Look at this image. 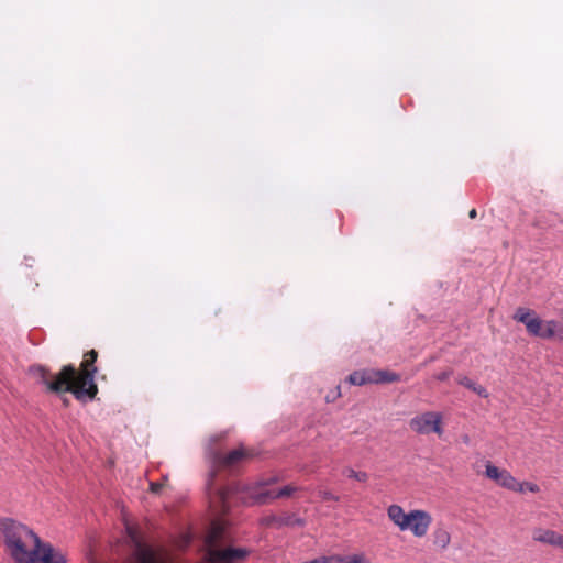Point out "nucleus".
<instances>
[{
  "mask_svg": "<svg viewBox=\"0 0 563 563\" xmlns=\"http://www.w3.org/2000/svg\"><path fill=\"white\" fill-rule=\"evenodd\" d=\"M97 357L98 353L95 350L86 353L81 363L82 374H79L73 364L63 366L57 374H51L43 365H33L30 367V373L38 378L49 391L57 395L71 393L78 401L85 404L91 401L98 393L95 382Z\"/></svg>",
  "mask_w": 563,
  "mask_h": 563,
  "instance_id": "1",
  "label": "nucleus"
},
{
  "mask_svg": "<svg viewBox=\"0 0 563 563\" xmlns=\"http://www.w3.org/2000/svg\"><path fill=\"white\" fill-rule=\"evenodd\" d=\"M208 456L211 462V470L209 473V478L206 484V490L208 494V498L211 507L216 512L225 514L230 509V498L233 494L240 490V486L238 484L230 486H219L216 484V478L218 471L221 468H232L241 461L246 459L249 454L241 446L239 449L232 450L227 454H223L219 450H214L212 448L208 449Z\"/></svg>",
  "mask_w": 563,
  "mask_h": 563,
  "instance_id": "2",
  "label": "nucleus"
},
{
  "mask_svg": "<svg viewBox=\"0 0 563 563\" xmlns=\"http://www.w3.org/2000/svg\"><path fill=\"white\" fill-rule=\"evenodd\" d=\"M27 539H18L5 545V551L14 563H66L65 555L55 551L53 545L43 542L40 537L33 538L34 547L32 550L26 549L25 541Z\"/></svg>",
  "mask_w": 563,
  "mask_h": 563,
  "instance_id": "3",
  "label": "nucleus"
},
{
  "mask_svg": "<svg viewBox=\"0 0 563 563\" xmlns=\"http://www.w3.org/2000/svg\"><path fill=\"white\" fill-rule=\"evenodd\" d=\"M0 534L2 537V542L4 547L18 539H33L35 537H38L27 526L12 518L0 519Z\"/></svg>",
  "mask_w": 563,
  "mask_h": 563,
  "instance_id": "4",
  "label": "nucleus"
},
{
  "mask_svg": "<svg viewBox=\"0 0 563 563\" xmlns=\"http://www.w3.org/2000/svg\"><path fill=\"white\" fill-rule=\"evenodd\" d=\"M442 413L437 411H426L413 417L410 422V429L419 434H429L434 432L439 435L443 433L441 427Z\"/></svg>",
  "mask_w": 563,
  "mask_h": 563,
  "instance_id": "5",
  "label": "nucleus"
},
{
  "mask_svg": "<svg viewBox=\"0 0 563 563\" xmlns=\"http://www.w3.org/2000/svg\"><path fill=\"white\" fill-rule=\"evenodd\" d=\"M514 319L525 324L529 335L543 340L544 333H540V327L543 325V321L534 310L519 307L515 311Z\"/></svg>",
  "mask_w": 563,
  "mask_h": 563,
  "instance_id": "6",
  "label": "nucleus"
},
{
  "mask_svg": "<svg viewBox=\"0 0 563 563\" xmlns=\"http://www.w3.org/2000/svg\"><path fill=\"white\" fill-rule=\"evenodd\" d=\"M247 550L243 548L229 547L225 549H211L208 552L209 563H235L247 556Z\"/></svg>",
  "mask_w": 563,
  "mask_h": 563,
  "instance_id": "7",
  "label": "nucleus"
},
{
  "mask_svg": "<svg viewBox=\"0 0 563 563\" xmlns=\"http://www.w3.org/2000/svg\"><path fill=\"white\" fill-rule=\"evenodd\" d=\"M126 533L135 548L137 562L155 563L153 550L143 542L137 529L133 526H126Z\"/></svg>",
  "mask_w": 563,
  "mask_h": 563,
  "instance_id": "8",
  "label": "nucleus"
},
{
  "mask_svg": "<svg viewBox=\"0 0 563 563\" xmlns=\"http://www.w3.org/2000/svg\"><path fill=\"white\" fill-rule=\"evenodd\" d=\"M299 487L294 485H286L279 489H266L263 492L251 493V498L255 504L264 505L268 500L290 497L294 493L298 492Z\"/></svg>",
  "mask_w": 563,
  "mask_h": 563,
  "instance_id": "9",
  "label": "nucleus"
},
{
  "mask_svg": "<svg viewBox=\"0 0 563 563\" xmlns=\"http://www.w3.org/2000/svg\"><path fill=\"white\" fill-rule=\"evenodd\" d=\"M485 474L488 478L494 479L500 486L516 490L518 486L517 479L506 470H499L497 466L492 463L486 464Z\"/></svg>",
  "mask_w": 563,
  "mask_h": 563,
  "instance_id": "10",
  "label": "nucleus"
},
{
  "mask_svg": "<svg viewBox=\"0 0 563 563\" xmlns=\"http://www.w3.org/2000/svg\"><path fill=\"white\" fill-rule=\"evenodd\" d=\"M431 523V516L423 510H412L409 512L408 530H411L416 537H423Z\"/></svg>",
  "mask_w": 563,
  "mask_h": 563,
  "instance_id": "11",
  "label": "nucleus"
},
{
  "mask_svg": "<svg viewBox=\"0 0 563 563\" xmlns=\"http://www.w3.org/2000/svg\"><path fill=\"white\" fill-rule=\"evenodd\" d=\"M532 539L541 543L560 548L563 540V534H560L554 530L539 528L533 530Z\"/></svg>",
  "mask_w": 563,
  "mask_h": 563,
  "instance_id": "12",
  "label": "nucleus"
},
{
  "mask_svg": "<svg viewBox=\"0 0 563 563\" xmlns=\"http://www.w3.org/2000/svg\"><path fill=\"white\" fill-rule=\"evenodd\" d=\"M269 521L276 527H303L305 519L298 517L296 514H284L282 516H273Z\"/></svg>",
  "mask_w": 563,
  "mask_h": 563,
  "instance_id": "13",
  "label": "nucleus"
},
{
  "mask_svg": "<svg viewBox=\"0 0 563 563\" xmlns=\"http://www.w3.org/2000/svg\"><path fill=\"white\" fill-rule=\"evenodd\" d=\"M388 517L401 530H408L409 512L406 514L400 506H398V505L389 506V508H388Z\"/></svg>",
  "mask_w": 563,
  "mask_h": 563,
  "instance_id": "14",
  "label": "nucleus"
},
{
  "mask_svg": "<svg viewBox=\"0 0 563 563\" xmlns=\"http://www.w3.org/2000/svg\"><path fill=\"white\" fill-rule=\"evenodd\" d=\"M373 384H387L400 380V375L388 369H372Z\"/></svg>",
  "mask_w": 563,
  "mask_h": 563,
  "instance_id": "15",
  "label": "nucleus"
},
{
  "mask_svg": "<svg viewBox=\"0 0 563 563\" xmlns=\"http://www.w3.org/2000/svg\"><path fill=\"white\" fill-rule=\"evenodd\" d=\"M552 339L563 341V323L556 320H547L543 340Z\"/></svg>",
  "mask_w": 563,
  "mask_h": 563,
  "instance_id": "16",
  "label": "nucleus"
},
{
  "mask_svg": "<svg viewBox=\"0 0 563 563\" xmlns=\"http://www.w3.org/2000/svg\"><path fill=\"white\" fill-rule=\"evenodd\" d=\"M371 373H372V369L355 371L347 376L346 380L351 385H355V386L373 384Z\"/></svg>",
  "mask_w": 563,
  "mask_h": 563,
  "instance_id": "17",
  "label": "nucleus"
},
{
  "mask_svg": "<svg viewBox=\"0 0 563 563\" xmlns=\"http://www.w3.org/2000/svg\"><path fill=\"white\" fill-rule=\"evenodd\" d=\"M279 482V477L277 475H271L268 477L260 479L254 485H247L243 487V492H245L250 497L253 492H263L264 487L276 484Z\"/></svg>",
  "mask_w": 563,
  "mask_h": 563,
  "instance_id": "18",
  "label": "nucleus"
},
{
  "mask_svg": "<svg viewBox=\"0 0 563 563\" xmlns=\"http://www.w3.org/2000/svg\"><path fill=\"white\" fill-rule=\"evenodd\" d=\"M450 540V533L443 528L437 529L433 533V542L441 549H445L449 545Z\"/></svg>",
  "mask_w": 563,
  "mask_h": 563,
  "instance_id": "19",
  "label": "nucleus"
},
{
  "mask_svg": "<svg viewBox=\"0 0 563 563\" xmlns=\"http://www.w3.org/2000/svg\"><path fill=\"white\" fill-rule=\"evenodd\" d=\"M343 474H345L350 478H354L358 482H366L368 479V475L365 472H356L351 467H346L343 471Z\"/></svg>",
  "mask_w": 563,
  "mask_h": 563,
  "instance_id": "20",
  "label": "nucleus"
},
{
  "mask_svg": "<svg viewBox=\"0 0 563 563\" xmlns=\"http://www.w3.org/2000/svg\"><path fill=\"white\" fill-rule=\"evenodd\" d=\"M526 490H529L531 493H538L540 490V488L537 484H533L530 482H523V483H518L517 489L515 492L523 493Z\"/></svg>",
  "mask_w": 563,
  "mask_h": 563,
  "instance_id": "21",
  "label": "nucleus"
},
{
  "mask_svg": "<svg viewBox=\"0 0 563 563\" xmlns=\"http://www.w3.org/2000/svg\"><path fill=\"white\" fill-rule=\"evenodd\" d=\"M456 382L457 384L464 386L465 388L467 389H472L473 386L476 384L475 382H473L471 378H468L467 376H464V375H459L456 377Z\"/></svg>",
  "mask_w": 563,
  "mask_h": 563,
  "instance_id": "22",
  "label": "nucleus"
},
{
  "mask_svg": "<svg viewBox=\"0 0 563 563\" xmlns=\"http://www.w3.org/2000/svg\"><path fill=\"white\" fill-rule=\"evenodd\" d=\"M341 561H342V558H340V556H331V558L322 556V558L309 561L307 563H341Z\"/></svg>",
  "mask_w": 563,
  "mask_h": 563,
  "instance_id": "23",
  "label": "nucleus"
},
{
  "mask_svg": "<svg viewBox=\"0 0 563 563\" xmlns=\"http://www.w3.org/2000/svg\"><path fill=\"white\" fill-rule=\"evenodd\" d=\"M320 496L322 497L323 500H329V501H338L339 500V497L329 490L320 492Z\"/></svg>",
  "mask_w": 563,
  "mask_h": 563,
  "instance_id": "24",
  "label": "nucleus"
},
{
  "mask_svg": "<svg viewBox=\"0 0 563 563\" xmlns=\"http://www.w3.org/2000/svg\"><path fill=\"white\" fill-rule=\"evenodd\" d=\"M471 390L474 391L475 394H477L481 397H487L488 396L486 388L483 387L482 385H478V384H475Z\"/></svg>",
  "mask_w": 563,
  "mask_h": 563,
  "instance_id": "25",
  "label": "nucleus"
},
{
  "mask_svg": "<svg viewBox=\"0 0 563 563\" xmlns=\"http://www.w3.org/2000/svg\"><path fill=\"white\" fill-rule=\"evenodd\" d=\"M452 369L442 371L435 375V378L440 382H444L452 375Z\"/></svg>",
  "mask_w": 563,
  "mask_h": 563,
  "instance_id": "26",
  "label": "nucleus"
},
{
  "mask_svg": "<svg viewBox=\"0 0 563 563\" xmlns=\"http://www.w3.org/2000/svg\"><path fill=\"white\" fill-rule=\"evenodd\" d=\"M163 484L158 482H152L151 483V490L153 493H158L162 489Z\"/></svg>",
  "mask_w": 563,
  "mask_h": 563,
  "instance_id": "27",
  "label": "nucleus"
},
{
  "mask_svg": "<svg viewBox=\"0 0 563 563\" xmlns=\"http://www.w3.org/2000/svg\"><path fill=\"white\" fill-rule=\"evenodd\" d=\"M341 563H363V559L361 556H358V555H354L347 562H344V560L342 559Z\"/></svg>",
  "mask_w": 563,
  "mask_h": 563,
  "instance_id": "28",
  "label": "nucleus"
},
{
  "mask_svg": "<svg viewBox=\"0 0 563 563\" xmlns=\"http://www.w3.org/2000/svg\"><path fill=\"white\" fill-rule=\"evenodd\" d=\"M468 216H470V218H471V219H475V218H476V216H477L476 209H472V210L470 211Z\"/></svg>",
  "mask_w": 563,
  "mask_h": 563,
  "instance_id": "29",
  "label": "nucleus"
},
{
  "mask_svg": "<svg viewBox=\"0 0 563 563\" xmlns=\"http://www.w3.org/2000/svg\"><path fill=\"white\" fill-rule=\"evenodd\" d=\"M62 400L65 407L69 406V399L67 397H63Z\"/></svg>",
  "mask_w": 563,
  "mask_h": 563,
  "instance_id": "30",
  "label": "nucleus"
},
{
  "mask_svg": "<svg viewBox=\"0 0 563 563\" xmlns=\"http://www.w3.org/2000/svg\"><path fill=\"white\" fill-rule=\"evenodd\" d=\"M540 333H544L545 332V321H543V325L540 327Z\"/></svg>",
  "mask_w": 563,
  "mask_h": 563,
  "instance_id": "31",
  "label": "nucleus"
}]
</instances>
